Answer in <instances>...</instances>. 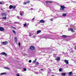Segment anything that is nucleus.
<instances>
[{
  "label": "nucleus",
  "mask_w": 76,
  "mask_h": 76,
  "mask_svg": "<svg viewBox=\"0 0 76 76\" xmlns=\"http://www.w3.org/2000/svg\"><path fill=\"white\" fill-rule=\"evenodd\" d=\"M54 18H55V19H56L58 18V17H56V16H54Z\"/></svg>",
  "instance_id": "58836bf2"
},
{
  "label": "nucleus",
  "mask_w": 76,
  "mask_h": 76,
  "mask_svg": "<svg viewBox=\"0 0 76 76\" xmlns=\"http://www.w3.org/2000/svg\"><path fill=\"white\" fill-rule=\"evenodd\" d=\"M61 8H60V10H64V8H66V7L64 6H60Z\"/></svg>",
  "instance_id": "f257e3e1"
},
{
  "label": "nucleus",
  "mask_w": 76,
  "mask_h": 76,
  "mask_svg": "<svg viewBox=\"0 0 76 76\" xmlns=\"http://www.w3.org/2000/svg\"><path fill=\"white\" fill-rule=\"evenodd\" d=\"M30 49L31 50H35V47L33 45L31 46L30 47Z\"/></svg>",
  "instance_id": "f03ea898"
},
{
  "label": "nucleus",
  "mask_w": 76,
  "mask_h": 76,
  "mask_svg": "<svg viewBox=\"0 0 76 76\" xmlns=\"http://www.w3.org/2000/svg\"><path fill=\"white\" fill-rule=\"evenodd\" d=\"M27 25V23H25L24 25H24V26H26V25Z\"/></svg>",
  "instance_id": "b1692460"
},
{
  "label": "nucleus",
  "mask_w": 76,
  "mask_h": 76,
  "mask_svg": "<svg viewBox=\"0 0 76 76\" xmlns=\"http://www.w3.org/2000/svg\"><path fill=\"white\" fill-rule=\"evenodd\" d=\"M31 6H33L32 5V4H31Z\"/></svg>",
  "instance_id": "4d7b16f0"
},
{
  "label": "nucleus",
  "mask_w": 76,
  "mask_h": 76,
  "mask_svg": "<svg viewBox=\"0 0 76 76\" xmlns=\"http://www.w3.org/2000/svg\"><path fill=\"white\" fill-rule=\"evenodd\" d=\"M54 12H53V13H54Z\"/></svg>",
  "instance_id": "bf43d9fd"
},
{
  "label": "nucleus",
  "mask_w": 76,
  "mask_h": 76,
  "mask_svg": "<svg viewBox=\"0 0 76 76\" xmlns=\"http://www.w3.org/2000/svg\"><path fill=\"white\" fill-rule=\"evenodd\" d=\"M16 75H17V76H20V75H19V74H17Z\"/></svg>",
  "instance_id": "37998d69"
},
{
  "label": "nucleus",
  "mask_w": 76,
  "mask_h": 76,
  "mask_svg": "<svg viewBox=\"0 0 76 76\" xmlns=\"http://www.w3.org/2000/svg\"><path fill=\"white\" fill-rule=\"evenodd\" d=\"M12 9H16V6H12Z\"/></svg>",
  "instance_id": "4be33fe9"
},
{
  "label": "nucleus",
  "mask_w": 76,
  "mask_h": 76,
  "mask_svg": "<svg viewBox=\"0 0 76 76\" xmlns=\"http://www.w3.org/2000/svg\"><path fill=\"white\" fill-rule=\"evenodd\" d=\"M32 20H35V18H34L32 19Z\"/></svg>",
  "instance_id": "c03bdc74"
},
{
  "label": "nucleus",
  "mask_w": 76,
  "mask_h": 76,
  "mask_svg": "<svg viewBox=\"0 0 76 76\" xmlns=\"http://www.w3.org/2000/svg\"><path fill=\"white\" fill-rule=\"evenodd\" d=\"M45 3H46L47 4L48 3H53V2L51 1H45Z\"/></svg>",
  "instance_id": "1a4fd4ad"
},
{
  "label": "nucleus",
  "mask_w": 76,
  "mask_h": 76,
  "mask_svg": "<svg viewBox=\"0 0 76 76\" xmlns=\"http://www.w3.org/2000/svg\"><path fill=\"white\" fill-rule=\"evenodd\" d=\"M14 23H19V22H14Z\"/></svg>",
  "instance_id": "e433bc0d"
},
{
  "label": "nucleus",
  "mask_w": 76,
  "mask_h": 76,
  "mask_svg": "<svg viewBox=\"0 0 76 76\" xmlns=\"http://www.w3.org/2000/svg\"><path fill=\"white\" fill-rule=\"evenodd\" d=\"M3 19H6V16L3 18Z\"/></svg>",
  "instance_id": "bb28decb"
},
{
  "label": "nucleus",
  "mask_w": 76,
  "mask_h": 76,
  "mask_svg": "<svg viewBox=\"0 0 76 76\" xmlns=\"http://www.w3.org/2000/svg\"><path fill=\"white\" fill-rule=\"evenodd\" d=\"M34 73L36 75H38V74L39 73L38 72H34Z\"/></svg>",
  "instance_id": "a878e982"
},
{
  "label": "nucleus",
  "mask_w": 76,
  "mask_h": 76,
  "mask_svg": "<svg viewBox=\"0 0 76 76\" xmlns=\"http://www.w3.org/2000/svg\"><path fill=\"white\" fill-rule=\"evenodd\" d=\"M36 61H35L34 60L33 61V63H35Z\"/></svg>",
  "instance_id": "79ce46f5"
},
{
  "label": "nucleus",
  "mask_w": 76,
  "mask_h": 76,
  "mask_svg": "<svg viewBox=\"0 0 76 76\" xmlns=\"http://www.w3.org/2000/svg\"><path fill=\"white\" fill-rule=\"evenodd\" d=\"M54 19V18H51V19H50V20H51V21H53V20Z\"/></svg>",
  "instance_id": "c756f323"
},
{
  "label": "nucleus",
  "mask_w": 76,
  "mask_h": 76,
  "mask_svg": "<svg viewBox=\"0 0 76 76\" xmlns=\"http://www.w3.org/2000/svg\"><path fill=\"white\" fill-rule=\"evenodd\" d=\"M26 3H27V2H24V3H23V4H25V5L26 4Z\"/></svg>",
  "instance_id": "72a5a7b5"
},
{
  "label": "nucleus",
  "mask_w": 76,
  "mask_h": 76,
  "mask_svg": "<svg viewBox=\"0 0 76 76\" xmlns=\"http://www.w3.org/2000/svg\"><path fill=\"white\" fill-rule=\"evenodd\" d=\"M0 4H2V3H1V2H0Z\"/></svg>",
  "instance_id": "49530a36"
},
{
  "label": "nucleus",
  "mask_w": 76,
  "mask_h": 76,
  "mask_svg": "<svg viewBox=\"0 0 76 76\" xmlns=\"http://www.w3.org/2000/svg\"><path fill=\"white\" fill-rule=\"evenodd\" d=\"M18 45L19 46H20V42L18 43Z\"/></svg>",
  "instance_id": "f704fd0d"
},
{
  "label": "nucleus",
  "mask_w": 76,
  "mask_h": 76,
  "mask_svg": "<svg viewBox=\"0 0 76 76\" xmlns=\"http://www.w3.org/2000/svg\"><path fill=\"white\" fill-rule=\"evenodd\" d=\"M4 69H7V70H10V68L7 67H5Z\"/></svg>",
  "instance_id": "a211bd4d"
},
{
  "label": "nucleus",
  "mask_w": 76,
  "mask_h": 76,
  "mask_svg": "<svg viewBox=\"0 0 76 76\" xmlns=\"http://www.w3.org/2000/svg\"><path fill=\"white\" fill-rule=\"evenodd\" d=\"M39 63L38 62H37L36 63V65L38 66V65H39Z\"/></svg>",
  "instance_id": "393cba45"
},
{
  "label": "nucleus",
  "mask_w": 76,
  "mask_h": 76,
  "mask_svg": "<svg viewBox=\"0 0 76 76\" xmlns=\"http://www.w3.org/2000/svg\"><path fill=\"white\" fill-rule=\"evenodd\" d=\"M17 40H15V42H17Z\"/></svg>",
  "instance_id": "5fc2aeb1"
},
{
  "label": "nucleus",
  "mask_w": 76,
  "mask_h": 76,
  "mask_svg": "<svg viewBox=\"0 0 76 76\" xmlns=\"http://www.w3.org/2000/svg\"><path fill=\"white\" fill-rule=\"evenodd\" d=\"M62 16H63L64 17V16H66V14L64 13L62 14Z\"/></svg>",
  "instance_id": "6ab92c4d"
},
{
  "label": "nucleus",
  "mask_w": 76,
  "mask_h": 76,
  "mask_svg": "<svg viewBox=\"0 0 76 76\" xmlns=\"http://www.w3.org/2000/svg\"><path fill=\"white\" fill-rule=\"evenodd\" d=\"M15 40H17V37H15Z\"/></svg>",
  "instance_id": "a19ab883"
},
{
  "label": "nucleus",
  "mask_w": 76,
  "mask_h": 76,
  "mask_svg": "<svg viewBox=\"0 0 76 76\" xmlns=\"http://www.w3.org/2000/svg\"><path fill=\"white\" fill-rule=\"evenodd\" d=\"M72 72H69V75H71L72 74Z\"/></svg>",
  "instance_id": "412c9836"
},
{
  "label": "nucleus",
  "mask_w": 76,
  "mask_h": 76,
  "mask_svg": "<svg viewBox=\"0 0 76 76\" xmlns=\"http://www.w3.org/2000/svg\"><path fill=\"white\" fill-rule=\"evenodd\" d=\"M50 73V72L48 71V73L49 74Z\"/></svg>",
  "instance_id": "de8ad7c7"
},
{
  "label": "nucleus",
  "mask_w": 76,
  "mask_h": 76,
  "mask_svg": "<svg viewBox=\"0 0 76 76\" xmlns=\"http://www.w3.org/2000/svg\"><path fill=\"white\" fill-rule=\"evenodd\" d=\"M12 28H13V29H16V28L13 27V26H12L11 27Z\"/></svg>",
  "instance_id": "473e14b6"
},
{
  "label": "nucleus",
  "mask_w": 76,
  "mask_h": 76,
  "mask_svg": "<svg viewBox=\"0 0 76 76\" xmlns=\"http://www.w3.org/2000/svg\"><path fill=\"white\" fill-rule=\"evenodd\" d=\"M33 38H35V36H34L33 37Z\"/></svg>",
  "instance_id": "a18cd8bd"
},
{
  "label": "nucleus",
  "mask_w": 76,
  "mask_h": 76,
  "mask_svg": "<svg viewBox=\"0 0 76 76\" xmlns=\"http://www.w3.org/2000/svg\"><path fill=\"white\" fill-rule=\"evenodd\" d=\"M60 60V57H58L57 59H56V60L57 61H59Z\"/></svg>",
  "instance_id": "4468645a"
},
{
  "label": "nucleus",
  "mask_w": 76,
  "mask_h": 76,
  "mask_svg": "<svg viewBox=\"0 0 76 76\" xmlns=\"http://www.w3.org/2000/svg\"><path fill=\"white\" fill-rule=\"evenodd\" d=\"M17 18L18 19H20V17H19V16H18L17 17Z\"/></svg>",
  "instance_id": "c9c22d12"
},
{
  "label": "nucleus",
  "mask_w": 76,
  "mask_h": 76,
  "mask_svg": "<svg viewBox=\"0 0 76 76\" xmlns=\"http://www.w3.org/2000/svg\"><path fill=\"white\" fill-rule=\"evenodd\" d=\"M12 7H13V6H12V5H10L9 6V8H10V9H12Z\"/></svg>",
  "instance_id": "2eb2a0df"
},
{
  "label": "nucleus",
  "mask_w": 76,
  "mask_h": 76,
  "mask_svg": "<svg viewBox=\"0 0 76 76\" xmlns=\"http://www.w3.org/2000/svg\"><path fill=\"white\" fill-rule=\"evenodd\" d=\"M61 70H62V68H60L59 69V71L60 72H61Z\"/></svg>",
  "instance_id": "cd10ccee"
},
{
  "label": "nucleus",
  "mask_w": 76,
  "mask_h": 76,
  "mask_svg": "<svg viewBox=\"0 0 76 76\" xmlns=\"http://www.w3.org/2000/svg\"><path fill=\"white\" fill-rule=\"evenodd\" d=\"M51 76H55L54 75H52Z\"/></svg>",
  "instance_id": "6e6d98bb"
},
{
  "label": "nucleus",
  "mask_w": 76,
  "mask_h": 76,
  "mask_svg": "<svg viewBox=\"0 0 76 76\" xmlns=\"http://www.w3.org/2000/svg\"><path fill=\"white\" fill-rule=\"evenodd\" d=\"M41 71H42V70H44V69H41Z\"/></svg>",
  "instance_id": "09e8293b"
},
{
  "label": "nucleus",
  "mask_w": 76,
  "mask_h": 76,
  "mask_svg": "<svg viewBox=\"0 0 76 76\" xmlns=\"http://www.w3.org/2000/svg\"><path fill=\"white\" fill-rule=\"evenodd\" d=\"M23 70H24V71H26V68H24L23 69Z\"/></svg>",
  "instance_id": "7c9ffc66"
},
{
  "label": "nucleus",
  "mask_w": 76,
  "mask_h": 76,
  "mask_svg": "<svg viewBox=\"0 0 76 76\" xmlns=\"http://www.w3.org/2000/svg\"><path fill=\"white\" fill-rule=\"evenodd\" d=\"M48 72H51V70L50 69H48Z\"/></svg>",
  "instance_id": "aec40b11"
},
{
  "label": "nucleus",
  "mask_w": 76,
  "mask_h": 76,
  "mask_svg": "<svg viewBox=\"0 0 76 76\" xmlns=\"http://www.w3.org/2000/svg\"><path fill=\"white\" fill-rule=\"evenodd\" d=\"M61 75L62 76H66V73L63 72L61 74Z\"/></svg>",
  "instance_id": "6e6552de"
},
{
  "label": "nucleus",
  "mask_w": 76,
  "mask_h": 76,
  "mask_svg": "<svg viewBox=\"0 0 76 76\" xmlns=\"http://www.w3.org/2000/svg\"><path fill=\"white\" fill-rule=\"evenodd\" d=\"M70 30L72 31V32H73V29L72 28H70Z\"/></svg>",
  "instance_id": "5701e85b"
},
{
  "label": "nucleus",
  "mask_w": 76,
  "mask_h": 76,
  "mask_svg": "<svg viewBox=\"0 0 76 76\" xmlns=\"http://www.w3.org/2000/svg\"><path fill=\"white\" fill-rule=\"evenodd\" d=\"M6 74H7L6 73L3 72V73H1L0 74V75H5Z\"/></svg>",
  "instance_id": "f3484780"
},
{
  "label": "nucleus",
  "mask_w": 76,
  "mask_h": 76,
  "mask_svg": "<svg viewBox=\"0 0 76 76\" xmlns=\"http://www.w3.org/2000/svg\"><path fill=\"white\" fill-rule=\"evenodd\" d=\"M40 23H45V21H44V20H40Z\"/></svg>",
  "instance_id": "9d476101"
},
{
  "label": "nucleus",
  "mask_w": 76,
  "mask_h": 76,
  "mask_svg": "<svg viewBox=\"0 0 76 76\" xmlns=\"http://www.w3.org/2000/svg\"><path fill=\"white\" fill-rule=\"evenodd\" d=\"M7 44H8V42H7V41L2 42V44L3 45H7Z\"/></svg>",
  "instance_id": "7ed1b4c3"
},
{
  "label": "nucleus",
  "mask_w": 76,
  "mask_h": 76,
  "mask_svg": "<svg viewBox=\"0 0 76 76\" xmlns=\"http://www.w3.org/2000/svg\"><path fill=\"white\" fill-rule=\"evenodd\" d=\"M62 53H63V54H65V53H64V52H63Z\"/></svg>",
  "instance_id": "8fccbe9b"
},
{
  "label": "nucleus",
  "mask_w": 76,
  "mask_h": 76,
  "mask_svg": "<svg viewBox=\"0 0 76 76\" xmlns=\"http://www.w3.org/2000/svg\"><path fill=\"white\" fill-rule=\"evenodd\" d=\"M27 3H30V1H27L26 2Z\"/></svg>",
  "instance_id": "c85d7f7f"
},
{
  "label": "nucleus",
  "mask_w": 76,
  "mask_h": 76,
  "mask_svg": "<svg viewBox=\"0 0 76 76\" xmlns=\"http://www.w3.org/2000/svg\"><path fill=\"white\" fill-rule=\"evenodd\" d=\"M1 9V10H3V9Z\"/></svg>",
  "instance_id": "3c124183"
},
{
  "label": "nucleus",
  "mask_w": 76,
  "mask_h": 76,
  "mask_svg": "<svg viewBox=\"0 0 76 76\" xmlns=\"http://www.w3.org/2000/svg\"><path fill=\"white\" fill-rule=\"evenodd\" d=\"M29 25V23H28L27 24V25Z\"/></svg>",
  "instance_id": "603ef678"
},
{
  "label": "nucleus",
  "mask_w": 76,
  "mask_h": 76,
  "mask_svg": "<svg viewBox=\"0 0 76 76\" xmlns=\"http://www.w3.org/2000/svg\"><path fill=\"white\" fill-rule=\"evenodd\" d=\"M35 61H37V59H35V60H34Z\"/></svg>",
  "instance_id": "864d4df0"
},
{
  "label": "nucleus",
  "mask_w": 76,
  "mask_h": 76,
  "mask_svg": "<svg viewBox=\"0 0 76 76\" xmlns=\"http://www.w3.org/2000/svg\"><path fill=\"white\" fill-rule=\"evenodd\" d=\"M12 32H13V33L15 34V35H16V31L13 30H12Z\"/></svg>",
  "instance_id": "dca6fc26"
},
{
  "label": "nucleus",
  "mask_w": 76,
  "mask_h": 76,
  "mask_svg": "<svg viewBox=\"0 0 76 76\" xmlns=\"http://www.w3.org/2000/svg\"><path fill=\"white\" fill-rule=\"evenodd\" d=\"M49 49H50V50H51V49H50V48H49Z\"/></svg>",
  "instance_id": "13d9d810"
},
{
  "label": "nucleus",
  "mask_w": 76,
  "mask_h": 76,
  "mask_svg": "<svg viewBox=\"0 0 76 76\" xmlns=\"http://www.w3.org/2000/svg\"><path fill=\"white\" fill-rule=\"evenodd\" d=\"M30 10H35V9H34L33 8H31L30 9Z\"/></svg>",
  "instance_id": "2f4dec72"
},
{
  "label": "nucleus",
  "mask_w": 76,
  "mask_h": 76,
  "mask_svg": "<svg viewBox=\"0 0 76 76\" xmlns=\"http://www.w3.org/2000/svg\"><path fill=\"white\" fill-rule=\"evenodd\" d=\"M31 35H31V33H29V37H31Z\"/></svg>",
  "instance_id": "ea45409f"
},
{
  "label": "nucleus",
  "mask_w": 76,
  "mask_h": 76,
  "mask_svg": "<svg viewBox=\"0 0 76 76\" xmlns=\"http://www.w3.org/2000/svg\"><path fill=\"white\" fill-rule=\"evenodd\" d=\"M2 16H6L7 14L6 13H2L1 14Z\"/></svg>",
  "instance_id": "423d86ee"
},
{
  "label": "nucleus",
  "mask_w": 76,
  "mask_h": 76,
  "mask_svg": "<svg viewBox=\"0 0 76 76\" xmlns=\"http://www.w3.org/2000/svg\"><path fill=\"white\" fill-rule=\"evenodd\" d=\"M4 31V29L3 28V27H0V31Z\"/></svg>",
  "instance_id": "39448f33"
},
{
  "label": "nucleus",
  "mask_w": 76,
  "mask_h": 76,
  "mask_svg": "<svg viewBox=\"0 0 76 76\" xmlns=\"http://www.w3.org/2000/svg\"><path fill=\"white\" fill-rule=\"evenodd\" d=\"M67 37V36L65 35H63L62 36V37L64 38H66Z\"/></svg>",
  "instance_id": "ddd939ff"
},
{
  "label": "nucleus",
  "mask_w": 76,
  "mask_h": 76,
  "mask_svg": "<svg viewBox=\"0 0 76 76\" xmlns=\"http://www.w3.org/2000/svg\"><path fill=\"white\" fill-rule=\"evenodd\" d=\"M64 61L65 63H66V64H69V61L67 60H65Z\"/></svg>",
  "instance_id": "0eeeda50"
},
{
  "label": "nucleus",
  "mask_w": 76,
  "mask_h": 76,
  "mask_svg": "<svg viewBox=\"0 0 76 76\" xmlns=\"http://www.w3.org/2000/svg\"><path fill=\"white\" fill-rule=\"evenodd\" d=\"M29 63H31V62H32V61H31V60H30L29 61Z\"/></svg>",
  "instance_id": "4c0bfd02"
},
{
  "label": "nucleus",
  "mask_w": 76,
  "mask_h": 76,
  "mask_svg": "<svg viewBox=\"0 0 76 76\" xmlns=\"http://www.w3.org/2000/svg\"><path fill=\"white\" fill-rule=\"evenodd\" d=\"M1 54H2V55H4V56H6L7 55L6 53L5 52H2L1 53Z\"/></svg>",
  "instance_id": "9b49d317"
},
{
  "label": "nucleus",
  "mask_w": 76,
  "mask_h": 76,
  "mask_svg": "<svg viewBox=\"0 0 76 76\" xmlns=\"http://www.w3.org/2000/svg\"><path fill=\"white\" fill-rule=\"evenodd\" d=\"M23 14H24V12L23 11H20V16H22L23 15Z\"/></svg>",
  "instance_id": "20e7f679"
},
{
  "label": "nucleus",
  "mask_w": 76,
  "mask_h": 76,
  "mask_svg": "<svg viewBox=\"0 0 76 76\" xmlns=\"http://www.w3.org/2000/svg\"><path fill=\"white\" fill-rule=\"evenodd\" d=\"M41 32V31L38 30L37 31V34H39V33H40V32Z\"/></svg>",
  "instance_id": "f8f14e48"
}]
</instances>
